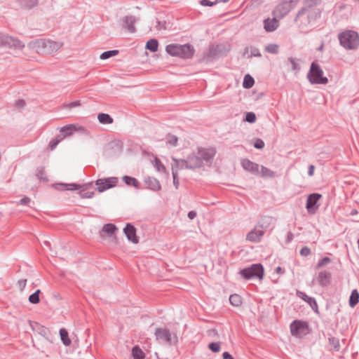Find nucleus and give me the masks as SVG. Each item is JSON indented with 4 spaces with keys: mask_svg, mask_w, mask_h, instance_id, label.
<instances>
[{
    "mask_svg": "<svg viewBox=\"0 0 359 359\" xmlns=\"http://www.w3.org/2000/svg\"><path fill=\"white\" fill-rule=\"evenodd\" d=\"M155 334L157 339H163L166 341L171 340V335L169 331L166 329L160 328L156 330Z\"/></svg>",
    "mask_w": 359,
    "mask_h": 359,
    "instance_id": "aec40b11",
    "label": "nucleus"
},
{
    "mask_svg": "<svg viewBox=\"0 0 359 359\" xmlns=\"http://www.w3.org/2000/svg\"><path fill=\"white\" fill-rule=\"evenodd\" d=\"M266 228L262 225L256 226L246 236V239L252 243L259 242L265 233Z\"/></svg>",
    "mask_w": 359,
    "mask_h": 359,
    "instance_id": "9d476101",
    "label": "nucleus"
},
{
    "mask_svg": "<svg viewBox=\"0 0 359 359\" xmlns=\"http://www.w3.org/2000/svg\"><path fill=\"white\" fill-rule=\"evenodd\" d=\"M254 83V79L251 76H250L249 74L245 76L243 83V86L244 88H250L253 86Z\"/></svg>",
    "mask_w": 359,
    "mask_h": 359,
    "instance_id": "72a5a7b5",
    "label": "nucleus"
},
{
    "mask_svg": "<svg viewBox=\"0 0 359 359\" xmlns=\"http://www.w3.org/2000/svg\"><path fill=\"white\" fill-rule=\"evenodd\" d=\"M223 359H233L232 355L229 354L228 352H224L222 354Z\"/></svg>",
    "mask_w": 359,
    "mask_h": 359,
    "instance_id": "5fc2aeb1",
    "label": "nucleus"
},
{
    "mask_svg": "<svg viewBox=\"0 0 359 359\" xmlns=\"http://www.w3.org/2000/svg\"><path fill=\"white\" fill-rule=\"evenodd\" d=\"M97 119L102 124H111L113 123V118L107 114L101 113L97 115Z\"/></svg>",
    "mask_w": 359,
    "mask_h": 359,
    "instance_id": "b1692460",
    "label": "nucleus"
},
{
    "mask_svg": "<svg viewBox=\"0 0 359 359\" xmlns=\"http://www.w3.org/2000/svg\"><path fill=\"white\" fill-rule=\"evenodd\" d=\"M40 292H41L40 290H37L34 293H33L32 294H31L29 296V301L32 304H38L40 301V299H39Z\"/></svg>",
    "mask_w": 359,
    "mask_h": 359,
    "instance_id": "f704fd0d",
    "label": "nucleus"
},
{
    "mask_svg": "<svg viewBox=\"0 0 359 359\" xmlns=\"http://www.w3.org/2000/svg\"><path fill=\"white\" fill-rule=\"evenodd\" d=\"M165 51L172 56L189 59L194 56L195 50L190 44L172 43L166 46Z\"/></svg>",
    "mask_w": 359,
    "mask_h": 359,
    "instance_id": "f03ea898",
    "label": "nucleus"
},
{
    "mask_svg": "<svg viewBox=\"0 0 359 359\" xmlns=\"http://www.w3.org/2000/svg\"><path fill=\"white\" fill-rule=\"evenodd\" d=\"M32 48L40 54H55L60 51L63 43L50 39H39L31 43Z\"/></svg>",
    "mask_w": 359,
    "mask_h": 359,
    "instance_id": "f257e3e1",
    "label": "nucleus"
},
{
    "mask_svg": "<svg viewBox=\"0 0 359 359\" xmlns=\"http://www.w3.org/2000/svg\"><path fill=\"white\" fill-rule=\"evenodd\" d=\"M135 20L133 16H127L125 18L126 28L130 32H133L135 31Z\"/></svg>",
    "mask_w": 359,
    "mask_h": 359,
    "instance_id": "cd10ccee",
    "label": "nucleus"
},
{
    "mask_svg": "<svg viewBox=\"0 0 359 359\" xmlns=\"http://www.w3.org/2000/svg\"><path fill=\"white\" fill-rule=\"evenodd\" d=\"M165 29L164 23H161V22H156V29L157 31H161Z\"/></svg>",
    "mask_w": 359,
    "mask_h": 359,
    "instance_id": "3c124183",
    "label": "nucleus"
},
{
    "mask_svg": "<svg viewBox=\"0 0 359 359\" xmlns=\"http://www.w3.org/2000/svg\"><path fill=\"white\" fill-rule=\"evenodd\" d=\"M20 284H21L23 287H25V285H26V280L21 281V282H20Z\"/></svg>",
    "mask_w": 359,
    "mask_h": 359,
    "instance_id": "052dcab7",
    "label": "nucleus"
},
{
    "mask_svg": "<svg viewBox=\"0 0 359 359\" xmlns=\"http://www.w3.org/2000/svg\"><path fill=\"white\" fill-rule=\"evenodd\" d=\"M55 189L59 191H65V190H70L74 191L81 189L82 187L79 184L72 183V184H65V183H58L54 185Z\"/></svg>",
    "mask_w": 359,
    "mask_h": 359,
    "instance_id": "f3484780",
    "label": "nucleus"
},
{
    "mask_svg": "<svg viewBox=\"0 0 359 359\" xmlns=\"http://www.w3.org/2000/svg\"><path fill=\"white\" fill-rule=\"evenodd\" d=\"M288 12V9L285 4L278 5L273 12L276 18H282Z\"/></svg>",
    "mask_w": 359,
    "mask_h": 359,
    "instance_id": "412c9836",
    "label": "nucleus"
},
{
    "mask_svg": "<svg viewBox=\"0 0 359 359\" xmlns=\"http://www.w3.org/2000/svg\"><path fill=\"white\" fill-rule=\"evenodd\" d=\"M118 53V50H109L104 52L101 55L100 58L102 60H105L109 58L110 57L114 56Z\"/></svg>",
    "mask_w": 359,
    "mask_h": 359,
    "instance_id": "e433bc0d",
    "label": "nucleus"
},
{
    "mask_svg": "<svg viewBox=\"0 0 359 359\" xmlns=\"http://www.w3.org/2000/svg\"><path fill=\"white\" fill-rule=\"evenodd\" d=\"M279 46L277 44H269L265 47V50L272 54H276L278 52Z\"/></svg>",
    "mask_w": 359,
    "mask_h": 359,
    "instance_id": "c9c22d12",
    "label": "nucleus"
},
{
    "mask_svg": "<svg viewBox=\"0 0 359 359\" xmlns=\"http://www.w3.org/2000/svg\"><path fill=\"white\" fill-rule=\"evenodd\" d=\"M118 182V177H110L98 179L95 181V184L97 186V190L102 193L109 189L115 187Z\"/></svg>",
    "mask_w": 359,
    "mask_h": 359,
    "instance_id": "423d86ee",
    "label": "nucleus"
},
{
    "mask_svg": "<svg viewBox=\"0 0 359 359\" xmlns=\"http://www.w3.org/2000/svg\"><path fill=\"white\" fill-rule=\"evenodd\" d=\"M329 341H330V346L336 351L339 350V339L334 338V337H331V338H329Z\"/></svg>",
    "mask_w": 359,
    "mask_h": 359,
    "instance_id": "58836bf2",
    "label": "nucleus"
},
{
    "mask_svg": "<svg viewBox=\"0 0 359 359\" xmlns=\"http://www.w3.org/2000/svg\"><path fill=\"white\" fill-rule=\"evenodd\" d=\"M94 191H88L86 193H83L81 194V197L82 198H91L94 196Z\"/></svg>",
    "mask_w": 359,
    "mask_h": 359,
    "instance_id": "09e8293b",
    "label": "nucleus"
},
{
    "mask_svg": "<svg viewBox=\"0 0 359 359\" xmlns=\"http://www.w3.org/2000/svg\"><path fill=\"white\" fill-rule=\"evenodd\" d=\"M208 348L214 353H217L220 351L219 343L212 342L208 345Z\"/></svg>",
    "mask_w": 359,
    "mask_h": 359,
    "instance_id": "a19ab883",
    "label": "nucleus"
},
{
    "mask_svg": "<svg viewBox=\"0 0 359 359\" xmlns=\"http://www.w3.org/2000/svg\"><path fill=\"white\" fill-rule=\"evenodd\" d=\"M229 1V0H221V1H222V2H226V1Z\"/></svg>",
    "mask_w": 359,
    "mask_h": 359,
    "instance_id": "e2e57ef3",
    "label": "nucleus"
},
{
    "mask_svg": "<svg viewBox=\"0 0 359 359\" xmlns=\"http://www.w3.org/2000/svg\"><path fill=\"white\" fill-rule=\"evenodd\" d=\"M117 230L113 224H105L100 232V237L103 239L115 238Z\"/></svg>",
    "mask_w": 359,
    "mask_h": 359,
    "instance_id": "f8f14e48",
    "label": "nucleus"
},
{
    "mask_svg": "<svg viewBox=\"0 0 359 359\" xmlns=\"http://www.w3.org/2000/svg\"><path fill=\"white\" fill-rule=\"evenodd\" d=\"M359 302V293L357 290H353L349 297V305L354 307Z\"/></svg>",
    "mask_w": 359,
    "mask_h": 359,
    "instance_id": "bb28decb",
    "label": "nucleus"
},
{
    "mask_svg": "<svg viewBox=\"0 0 359 359\" xmlns=\"http://www.w3.org/2000/svg\"><path fill=\"white\" fill-rule=\"evenodd\" d=\"M254 147L257 149H261L262 148H264V142L261 139H257L255 141V143H254Z\"/></svg>",
    "mask_w": 359,
    "mask_h": 359,
    "instance_id": "c03bdc74",
    "label": "nucleus"
},
{
    "mask_svg": "<svg viewBox=\"0 0 359 359\" xmlns=\"http://www.w3.org/2000/svg\"><path fill=\"white\" fill-rule=\"evenodd\" d=\"M196 216V212H194V211H190L189 213H188V217L189 219H193L194 218H195Z\"/></svg>",
    "mask_w": 359,
    "mask_h": 359,
    "instance_id": "4d7b16f0",
    "label": "nucleus"
},
{
    "mask_svg": "<svg viewBox=\"0 0 359 359\" xmlns=\"http://www.w3.org/2000/svg\"><path fill=\"white\" fill-rule=\"evenodd\" d=\"M291 333L292 335L302 337L310 332L309 325L306 322L295 320L290 325Z\"/></svg>",
    "mask_w": 359,
    "mask_h": 359,
    "instance_id": "6e6552de",
    "label": "nucleus"
},
{
    "mask_svg": "<svg viewBox=\"0 0 359 359\" xmlns=\"http://www.w3.org/2000/svg\"><path fill=\"white\" fill-rule=\"evenodd\" d=\"M151 163L156 168V171L159 173H165L166 169L163 165L162 162L158 158L155 157L154 160L151 161Z\"/></svg>",
    "mask_w": 359,
    "mask_h": 359,
    "instance_id": "5701e85b",
    "label": "nucleus"
},
{
    "mask_svg": "<svg viewBox=\"0 0 359 359\" xmlns=\"http://www.w3.org/2000/svg\"><path fill=\"white\" fill-rule=\"evenodd\" d=\"M241 274L246 279L257 278L262 280L264 276V267L261 264H252L251 266L241 270Z\"/></svg>",
    "mask_w": 359,
    "mask_h": 359,
    "instance_id": "39448f33",
    "label": "nucleus"
},
{
    "mask_svg": "<svg viewBox=\"0 0 359 359\" xmlns=\"http://www.w3.org/2000/svg\"><path fill=\"white\" fill-rule=\"evenodd\" d=\"M322 198V195L320 194H310L306 201V210L309 213H315L318 209V206H316L317 202Z\"/></svg>",
    "mask_w": 359,
    "mask_h": 359,
    "instance_id": "9b49d317",
    "label": "nucleus"
},
{
    "mask_svg": "<svg viewBox=\"0 0 359 359\" xmlns=\"http://www.w3.org/2000/svg\"><path fill=\"white\" fill-rule=\"evenodd\" d=\"M132 355L134 359H144V352L137 346L133 348Z\"/></svg>",
    "mask_w": 359,
    "mask_h": 359,
    "instance_id": "2f4dec72",
    "label": "nucleus"
},
{
    "mask_svg": "<svg viewBox=\"0 0 359 359\" xmlns=\"http://www.w3.org/2000/svg\"><path fill=\"white\" fill-rule=\"evenodd\" d=\"M146 49L149 50L151 52H156L158 48V42L155 39H149L145 46Z\"/></svg>",
    "mask_w": 359,
    "mask_h": 359,
    "instance_id": "393cba45",
    "label": "nucleus"
},
{
    "mask_svg": "<svg viewBox=\"0 0 359 359\" xmlns=\"http://www.w3.org/2000/svg\"><path fill=\"white\" fill-rule=\"evenodd\" d=\"M59 142H60L59 140H53L50 144V149L53 150L56 147V146L58 144Z\"/></svg>",
    "mask_w": 359,
    "mask_h": 359,
    "instance_id": "603ef678",
    "label": "nucleus"
},
{
    "mask_svg": "<svg viewBox=\"0 0 359 359\" xmlns=\"http://www.w3.org/2000/svg\"><path fill=\"white\" fill-rule=\"evenodd\" d=\"M276 271L278 274H282L284 273V271L283 270V269L280 266L277 267L276 269Z\"/></svg>",
    "mask_w": 359,
    "mask_h": 359,
    "instance_id": "bf43d9fd",
    "label": "nucleus"
},
{
    "mask_svg": "<svg viewBox=\"0 0 359 359\" xmlns=\"http://www.w3.org/2000/svg\"><path fill=\"white\" fill-rule=\"evenodd\" d=\"M30 199L27 197H25L22 199L20 200V203L21 205H27L29 203Z\"/></svg>",
    "mask_w": 359,
    "mask_h": 359,
    "instance_id": "864d4df0",
    "label": "nucleus"
},
{
    "mask_svg": "<svg viewBox=\"0 0 359 359\" xmlns=\"http://www.w3.org/2000/svg\"><path fill=\"white\" fill-rule=\"evenodd\" d=\"M146 184L148 188L153 191H159L161 187L159 182L155 178H149L146 180Z\"/></svg>",
    "mask_w": 359,
    "mask_h": 359,
    "instance_id": "4be33fe9",
    "label": "nucleus"
},
{
    "mask_svg": "<svg viewBox=\"0 0 359 359\" xmlns=\"http://www.w3.org/2000/svg\"><path fill=\"white\" fill-rule=\"evenodd\" d=\"M256 116L253 112H248L245 116V121L249 123H254L256 121Z\"/></svg>",
    "mask_w": 359,
    "mask_h": 359,
    "instance_id": "79ce46f5",
    "label": "nucleus"
},
{
    "mask_svg": "<svg viewBox=\"0 0 359 359\" xmlns=\"http://www.w3.org/2000/svg\"><path fill=\"white\" fill-rule=\"evenodd\" d=\"M308 304L311 306V308L315 311H316V312L318 311V304L313 298L311 297L310 299H309Z\"/></svg>",
    "mask_w": 359,
    "mask_h": 359,
    "instance_id": "a18cd8bd",
    "label": "nucleus"
},
{
    "mask_svg": "<svg viewBox=\"0 0 359 359\" xmlns=\"http://www.w3.org/2000/svg\"><path fill=\"white\" fill-rule=\"evenodd\" d=\"M60 335L64 345L68 346L71 344V339L69 337L67 331L65 328L60 330Z\"/></svg>",
    "mask_w": 359,
    "mask_h": 359,
    "instance_id": "a878e982",
    "label": "nucleus"
},
{
    "mask_svg": "<svg viewBox=\"0 0 359 359\" xmlns=\"http://www.w3.org/2000/svg\"><path fill=\"white\" fill-rule=\"evenodd\" d=\"M177 142V138L175 135H169L167 137V143L170 146H175Z\"/></svg>",
    "mask_w": 359,
    "mask_h": 359,
    "instance_id": "ea45409f",
    "label": "nucleus"
},
{
    "mask_svg": "<svg viewBox=\"0 0 359 359\" xmlns=\"http://www.w3.org/2000/svg\"><path fill=\"white\" fill-rule=\"evenodd\" d=\"M28 323L31 325L32 324V321L31 320H29Z\"/></svg>",
    "mask_w": 359,
    "mask_h": 359,
    "instance_id": "0e129e2a",
    "label": "nucleus"
},
{
    "mask_svg": "<svg viewBox=\"0 0 359 359\" xmlns=\"http://www.w3.org/2000/svg\"><path fill=\"white\" fill-rule=\"evenodd\" d=\"M181 170L180 166L176 165V162H174L172 165V176H173V183L176 188L178 187L179 182L177 180V171Z\"/></svg>",
    "mask_w": 359,
    "mask_h": 359,
    "instance_id": "473e14b6",
    "label": "nucleus"
},
{
    "mask_svg": "<svg viewBox=\"0 0 359 359\" xmlns=\"http://www.w3.org/2000/svg\"><path fill=\"white\" fill-rule=\"evenodd\" d=\"M218 1L217 0L215 2L210 1L209 0H201L200 4L203 6H212L215 5Z\"/></svg>",
    "mask_w": 359,
    "mask_h": 359,
    "instance_id": "49530a36",
    "label": "nucleus"
},
{
    "mask_svg": "<svg viewBox=\"0 0 359 359\" xmlns=\"http://www.w3.org/2000/svg\"><path fill=\"white\" fill-rule=\"evenodd\" d=\"M278 25V21L275 18L273 19L268 18L264 21V27L266 32H273L276 30Z\"/></svg>",
    "mask_w": 359,
    "mask_h": 359,
    "instance_id": "a211bd4d",
    "label": "nucleus"
},
{
    "mask_svg": "<svg viewBox=\"0 0 359 359\" xmlns=\"http://www.w3.org/2000/svg\"><path fill=\"white\" fill-rule=\"evenodd\" d=\"M85 129L79 126V125H68L64 126L60 129V133H62L63 137H65L68 135H72L74 131H84Z\"/></svg>",
    "mask_w": 359,
    "mask_h": 359,
    "instance_id": "2eb2a0df",
    "label": "nucleus"
},
{
    "mask_svg": "<svg viewBox=\"0 0 359 359\" xmlns=\"http://www.w3.org/2000/svg\"><path fill=\"white\" fill-rule=\"evenodd\" d=\"M309 78L311 83L323 84L327 83V79L323 76V71L316 62L311 65Z\"/></svg>",
    "mask_w": 359,
    "mask_h": 359,
    "instance_id": "0eeeda50",
    "label": "nucleus"
},
{
    "mask_svg": "<svg viewBox=\"0 0 359 359\" xmlns=\"http://www.w3.org/2000/svg\"><path fill=\"white\" fill-rule=\"evenodd\" d=\"M241 165L244 170L253 174L258 175L259 173V165L249 159L244 158L241 160Z\"/></svg>",
    "mask_w": 359,
    "mask_h": 359,
    "instance_id": "ddd939ff",
    "label": "nucleus"
},
{
    "mask_svg": "<svg viewBox=\"0 0 359 359\" xmlns=\"http://www.w3.org/2000/svg\"><path fill=\"white\" fill-rule=\"evenodd\" d=\"M197 154L200 156L202 162L210 163L216 155L217 149L215 147H198L197 148Z\"/></svg>",
    "mask_w": 359,
    "mask_h": 359,
    "instance_id": "1a4fd4ad",
    "label": "nucleus"
},
{
    "mask_svg": "<svg viewBox=\"0 0 359 359\" xmlns=\"http://www.w3.org/2000/svg\"><path fill=\"white\" fill-rule=\"evenodd\" d=\"M288 65L290 66V69L292 71H296V70H298L299 69L298 63L293 58H290L288 60Z\"/></svg>",
    "mask_w": 359,
    "mask_h": 359,
    "instance_id": "4c0bfd02",
    "label": "nucleus"
},
{
    "mask_svg": "<svg viewBox=\"0 0 359 359\" xmlns=\"http://www.w3.org/2000/svg\"><path fill=\"white\" fill-rule=\"evenodd\" d=\"M311 253V250L309 248L307 247H304L302 248L301 251H300V254L302 255V256H308L309 255H310Z\"/></svg>",
    "mask_w": 359,
    "mask_h": 359,
    "instance_id": "8fccbe9b",
    "label": "nucleus"
},
{
    "mask_svg": "<svg viewBox=\"0 0 359 359\" xmlns=\"http://www.w3.org/2000/svg\"><path fill=\"white\" fill-rule=\"evenodd\" d=\"M259 173L258 175H260L262 177H273L275 176V172L264 166H261Z\"/></svg>",
    "mask_w": 359,
    "mask_h": 359,
    "instance_id": "7c9ffc66",
    "label": "nucleus"
},
{
    "mask_svg": "<svg viewBox=\"0 0 359 359\" xmlns=\"http://www.w3.org/2000/svg\"><path fill=\"white\" fill-rule=\"evenodd\" d=\"M44 331H45V333H46V332L49 333L50 332L49 330L48 329H46V328L44 329Z\"/></svg>",
    "mask_w": 359,
    "mask_h": 359,
    "instance_id": "680f3d73",
    "label": "nucleus"
},
{
    "mask_svg": "<svg viewBox=\"0 0 359 359\" xmlns=\"http://www.w3.org/2000/svg\"><path fill=\"white\" fill-rule=\"evenodd\" d=\"M229 302L232 306L238 307L242 304V298L237 294H231L229 297Z\"/></svg>",
    "mask_w": 359,
    "mask_h": 359,
    "instance_id": "c756f323",
    "label": "nucleus"
},
{
    "mask_svg": "<svg viewBox=\"0 0 359 359\" xmlns=\"http://www.w3.org/2000/svg\"><path fill=\"white\" fill-rule=\"evenodd\" d=\"M341 46L347 49H355L359 45L358 34L353 31H346L339 36Z\"/></svg>",
    "mask_w": 359,
    "mask_h": 359,
    "instance_id": "20e7f679",
    "label": "nucleus"
},
{
    "mask_svg": "<svg viewBox=\"0 0 359 359\" xmlns=\"http://www.w3.org/2000/svg\"><path fill=\"white\" fill-rule=\"evenodd\" d=\"M4 41L6 44L14 48H21L24 46L21 41L8 36H4Z\"/></svg>",
    "mask_w": 359,
    "mask_h": 359,
    "instance_id": "6ab92c4d",
    "label": "nucleus"
},
{
    "mask_svg": "<svg viewBox=\"0 0 359 359\" xmlns=\"http://www.w3.org/2000/svg\"><path fill=\"white\" fill-rule=\"evenodd\" d=\"M124 233L130 241L135 244L139 242L138 237L136 236V229L133 225L127 224L124 228Z\"/></svg>",
    "mask_w": 359,
    "mask_h": 359,
    "instance_id": "4468645a",
    "label": "nucleus"
},
{
    "mask_svg": "<svg viewBox=\"0 0 359 359\" xmlns=\"http://www.w3.org/2000/svg\"><path fill=\"white\" fill-rule=\"evenodd\" d=\"M123 180L128 186H133L135 188H138L140 187V182L135 177L124 176L123 177Z\"/></svg>",
    "mask_w": 359,
    "mask_h": 359,
    "instance_id": "c85d7f7f",
    "label": "nucleus"
},
{
    "mask_svg": "<svg viewBox=\"0 0 359 359\" xmlns=\"http://www.w3.org/2000/svg\"><path fill=\"white\" fill-rule=\"evenodd\" d=\"M318 283L321 286H327L331 282V273L327 271H320L318 276Z\"/></svg>",
    "mask_w": 359,
    "mask_h": 359,
    "instance_id": "dca6fc26",
    "label": "nucleus"
},
{
    "mask_svg": "<svg viewBox=\"0 0 359 359\" xmlns=\"http://www.w3.org/2000/svg\"><path fill=\"white\" fill-rule=\"evenodd\" d=\"M330 259L329 257H324L317 264L316 269H320L323 266L328 264L330 262Z\"/></svg>",
    "mask_w": 359,
    "mask_h": 359,
    "instance_id": "37998d69",
    "label": "nucleus"
},
{
    "mask_svg": "<svg viewBox=\"0 0 359 359\" xmlns=\"http://www.w3.org/2000/svg\"><path fill=\"white\" fill-rule=\"evenodd\" d=\"M297 296L299 297H300L301 299H304L307 303L309 302V299L311 298L310 297L307 296L306 294H304V292H300V291H297Z\"/></svg>",
    "mask_w": 359,
    "mask_h": 359,
    "instance_id": "de8ad7c7",
    "label": "nucleus"
},
{
    "mask_svg": "<svg viewBox=\"0 0 359 359\" xmlns=\"http://www.w3.org/2000/svg\"><path fill=\"white\" fill-rule=\"evenodd\" d=\"M173 161L176 162V165L180 166V169H195L201 167L203 165L202 160L197 154V150L194 151L187 158V160L173 159Z\"/></svg>",
    "mask_w": 359,
    "mask_h": 359,
    "instance_id": "7ed1b4c3",
    "label": "nucleus"
},
{
    "mask_svg": "<svg viewBox=\"0 0 359 359\" xmlns=\"http://www.w3.org/2000/svg\"><path fill=\"white\" fill-rule=\"evenodd\" d=\"M315 167L314 165H311L309 167V171L308 173L310 176H312L314 173Z\"/></svg>",
    "mask_w": 359,
    "mask_h": 359,
    "instance_id": "6e6d98bb",
    "label": "nucleus"
},
{
    "mask_svg": "<svg viewBox=\"0 0 359 359\" xmlns=\"http://www.w3.org/2000/svg\"><path fill=\"white\" fill-rule=\"evenodd\" d=\"M251 56H261V54L259 53L257 49H254L253 51L251 52Z\"/></svg>",
    "mask_w": 359,
    "mask_h": 359,
    "instance_id": "13d9d810",
    "label": "nucleus"
}]
</instances>
